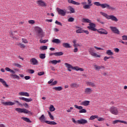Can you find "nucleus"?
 Segmentation results:
<instances>
[{
  "label": "nucleus",
  "instance_id": "nucleus-1",
  "mask_svg": "<svg viewBox=\"0 0 127 127\" xmlns=\"http://www.w3.org/2000/svg\"><path fill=\"white\" fill-rule=\"evenodd\" d=\"M64 65L66 68H67L68 71H69V72H71L72 71V69L75 70L76 71H80L81 72L84 71V69L81 67H79V66H74L73 67L72 65L68 64V63H65Z\"/></svg>",
  "mask_w": 127,
  "mask_h": 127
},
{
  "label": "nucleus",
  "instance_id": "nucleus-2",
  "mask_svg": "<svg viewBox=\"0 0 127 127\" xmlns=\"http://www.w3.org/2000/svg\"><path fill=\"white\" fill-rule=\"evenodd\" d=\"M35 30L36 36L37 37H38V38H42L44 37V32H43V30L42 29V28L39 27H35Z\"/></svg>",
  "mask_w": 127,
  "mask_h": 127
},
{
  "label": "nucleus",
  "instance_id": "nucleus-3",
  "mask_svg": "<svg viewBox=\"0 0 127 127\" xmlns=\"http://www.w3.org/2000/svg\"><path fill=\"white\" fill-rule=\"evenodd\" d=\"M94 5H96V6H101L102 8H108V9H111V10H114L115 9V8L110 6V5L104 3V4H101L100 2H94Z\"/></svg>",
  "mask_w": 127,
  "mask_h": 127
},
{
  "label": "nucleus",
  "instance_id": "nucleus-4",
  "mask_svg": "<svg viewBox=\"0 0 127 127\" xmlns=\"http://www.w3.org/2000/svg\"><path fill=\"white\" fill-rule=\"evenodd\" d=\"M100 14L104 16V17H106L107 19H111V20H113V21H118L119 20L118 18H116V16L114 15H109L108 14L103 12H100Z\"/></svg>",
  "mask_w": 127,
  "mask_h": 127
},
{
  "label": "nucleus",
  "instance_id": "nucleus-5",
  "mask_svg": "<svg viewBox=\"0 0 127 127\" xmlns=\"http://www.w3.org/2000/svg\"><path fill=\"white\" fill-rule=\"evenodd\" d=\"M88 52L91 56H93V57H94L95 58H100V57H101L100 55L95 53V49H94V48H90L88 49Z\"/></svg>",
  "mask_w": 127,
  "mask_h": 127
},
{
  "label": "nucleus",
  "instance_id": "nucleus-6",
  "mask_svg": "<svg viewBox=\"0 0 127 127\" xmlns=\"http://www.w3.org/2000/svg\"><path fill=\"white\" fill-rule=\"evenodd\" d=\"M15 110L16 112H18V113H23L24 114H28L29 115H32V113L28 111V110L26 109L17 108Z\"/></svg>",
  "mask_w": 127,
  "mask_h": 127
},
{
  "label": "nucleus",
  "instance_id": "nucleus-7",
  "mask_svg": "<svg viewBox=\"0 0 127 127\" xmlns=\"http://www.w3.org/2000/svg\"><path fill=\"white\" fill-rule=\"evenodd\" d=\"M110 112L111 114L115 116L119 115V109L115 106H112L110 108Z\"/></svg>",
  "mask_w": 127,
  "mask_h": 127
},
{
  "label": "nucleus",
  "instance_id": "nucleus-8",
  "mask_svg": "<svg viewBox=\"0 0 127 127\" xmlns=\"http://www.w3.org/2000/svg\"><path fill=\"white\" fill-rule=\"evenodd\" d=\"M36 3L39 6H42V7H45V6H47V4L42 0H37L36 1Z\"/></svg>",
  "mask_w": 127,
  "mask_h": 127
},
{
  "label": "nucleus",
  "instance_id": "nucleus-9",
  "mask_svg": "<svg viewBox=\"0 0 127 127\" xmlns=\"http://www.w3.org/2000/svg\"><path fill=\"white\" fill-rule=\"evenodd\" d=\"M89 25L87 27V28L89 29L90 30H92V31H97V29H96V24H95L93 23H90L89 24Z\"/></svg>",
  "mask_w": 127,
  "mask_h": 127
},
{
  "label": "nucleus",
  "instance_id": "nucleus-10",
  "mask_svg": "<svg viewBox=\"0 0 127 127\" xmlns=\"http://www.w3.org/2000/svg\"><path fill=\"white\" fill-rule=\"evenodd\" d=\"M74 108H75V109H78V110H80L79 111V114H82L83 113H87V110H86V109H83V107L82 106H78V105H75Z\"/></svg>",
  "mask_w": 127,
  "mask_h": 127
},
{
  "label": "nucleus",
  "instance_id": "nucleus-11",
  "mask_svg": "<svg viewBox=\"0 0 127 127\" xmlns=\"http://www.w3.org/2000/svg\"><path fill=\"white\" fill-rule=\"evenodd\" d=\"M57 10L60 15H62V16H65V15H66V11L62 10L60 8H57Z\"/></svg>",
  "mask_w": 127,
  "mask_h": 127
},
{
  "label": "nucleus",
  "instance_id": "nucleus-12",
  "mask_svg": "<svg viewBox=\"0 0 127 127\" xmlns=\"http://www.w3.org/2000/svg\"><path fill=\"white\" fill-rule=\"evenodd\" d=\"M94 68L96 71H99L101 69H105V66L103 65H99L96 64H94L93 65Z\"/></svg>",
  "mask_w": 127,
  "mask_h": 127
},
{
  "label": "nucleus",
  "instance_id": "nucleus-13",
  "mask_svg": "<svg viewBox=\"0 0 127 127\" xmlns=\"http://www.w3.org/2000/svg\"><path fill=\"white\" fill-rule=\"evenodd\" d=\"M110 28L112 32H114V33H115L116 34H120V31L119 30V29H118V28H117V27L110 26Z\"/></svg>",
  "mask_w": 127,
  "mask_h": 127
},
{
  "label": "nucleus",
  "instance_id": "nucleus-14",
  "mask_svg": "<svg viewBox=\"0 0 127 127\" xmlns=\"http://www.w3.org/2000/svg\"><path fill=\"white\" fill-rule=\"evenodd\" d=\"M96 31H97L98 33H100V34H105L106 35L108 34V31L103 28L97 30Z\"/></svg>",
  "mask_w": 127,
  "mask_h": 127
},
{
  "label": "nucleus",
  "instance_id": "nucleus-15",
  "mask_svg": "<svg viewBox=\"0 0 127 127\" xmlns=\"http://www.w3.org/2000/svg\"><path fill=\"white\" fill-rule=\"evenodd\" d=\"M93 93V89L91 88H86L84 89V93L86 95H90Z\"/></svg>",
  "mask_w": 127,
  "mask_h": 127
},
{
  "label": "nucleus",
  "instance_id": "nucleus-16",
  "mask_svg": "<svg viewBox=\"0 0 127 127\" xmlns=\"http://www.w3.org/2000/svg\"><path fill=\"white\" fill-rule=\"evenodd\" d=\"M88 121L83 119H80L79 120H77V124L78 125H85V124H87Z\"/></svg>",
  "mask_w": 127,
  "mask_h": 127
},
{
  "label": "nucleus",
  "instance_id": "nucleus-17",
  "mask_svg": "<svg viewBox=\"0 0 127 127\" xmlns=\"http://www.w3.org/2000/svg\"><path fill=\"white\" fill-rule=\"evenodd\" d=\"M30 62L32 65H37L38 64V61L34 58L31 59L30 60Z\"/></svg>",
  "mask_w": 127,
  "mask_h": 127
},
{
  "label": "nucleus",
  "instance_id": "nucleus-18",
  "mask_svg": "<svg viewBox=\"0 0 127 127\" xmlns=\"http://www.w3.org/2000/svg\"><path fill=\"white\" fill-rule=\"evenodd\" d=\"M81 106H84L85 107H87L90 105V101L85 100L84 101H82L80 103Z\"/></svg>",
  "mask_w": 127,
  "mask_h": 127
},
{
  "label": "nucleus",
  "instance_id": "nucleus-19",
  "mask_svg": "<svg viewBox=\"0 0 127 127\" xmlns=\"http://www.w3.org/2000/svg\"><path fill=\"white\" fill-rule=\"evenodd\" d=\"M19 100H22V101H24L25 102H32V99L31 98H26L24 97H19Z\"/></svg>",
  "mask_w": 127,
  "mask_h": 127
},
{
  "label": "nucleus",
  "instance_id": "nucleus-20",
  "mask_svg": "<svg viewBox=\"0 0 127 127\" xmlns=\"http://www.w3.org/2000/svg\"><path fill=\"white\" fill-rule=\"evenodd\" d=\"M2 104L4 106H13L14 105H15V103L12 102H2Z\"/></svg>",
  "mask_w": 127,
  "mask_h": 127
},
{
  "label": "nucleus",
  "instance_id": "nucleus-21",
  "mask_svg": "<svg viewBox=\"0 0 127 127\" xmlns=\"http://www.w3.org/2000/svg\"><path fill=\"white\" fill-rule=\"evenodd\" d=\"M15 103H16L19 106H24L27 109H28V104L27 103L21 104L17 100H14Z\"/></svg>",
  "mask_w": 127,
  "mask_h": 127
},
{
  "label": "nucleus",
  "instance_id": "nucleus-22",
  "mask_svg": "<svg viewBox=\"0 0 127 127\" xmlns=\"http://www.w3.org/2000/svg\"><path fill=\"white\" fill-rule=\"evenodd\" d=\"M46 118H45V116L44 115H42L40 118H39V120L40 121L41 123H46Z\"/></svg>",
  "mask_w": 127,
  "mask_h": 127
},
{
  "label": "nucleus",
  "instance_id": "nucleus-23",
  "mask_svg": "<svg viewBox=\"0 0 127 127\" xmlns=\"http://www.w3.org/2000/svg\"><path fill=\"white\" fill-rule=\"evenodd\" d=\"M0 83H2V85L6 88H8V85L6 84V82H5L2 78H0Z\"/></svg>",
  "mask_w": 127,
  "mask_h": 127
},
{
  "label": "nucleus",
  "instance_id": "nucleus-24",
  "mask_svg": "<svg viewBox=\"0 0 127 127\" xmlns=\"http://www.w3.org/2000/svg\"><path fill=\"white\" fill-rule=\"evenodd\" d=\"M68 3H72V4H75V5H80V3L78 2H76L73 0H67Z\"/></svg>",
  "mask_w": 127,
  "mask_h": 127
},
{
  "label": "nucleus",
  "instance_id": "nucleus-25",
  "mask_svg": "<svg viewBox=\"0 0 127 127\" xmlns=\"http://www.w3.org/2000/svg\"><path fill=\"white\" fill-rule=\"evenodd\" d=\"M87 86H89V87H92V88H95L96 87V84L94 83L93 82H86Z\"/></svg>",
  "mask_w": 127,
  "mask_h": 127
},
{
  "label": "nucleus",
  "instance_id": "nucleus-26",
  "mask_svg": "<svg viewBox=\"0 0 127 127\" xmlns=\"http://www.w3.org/2000/svg\"><path fill=\"white\" fill-rule=\"evenodd\" d=\"M118 123H121L122 124H127V122L124 121H120V120H115L113 122V124L115 125V124H118Z\"/></svg>",
  "mask_w": 127,
  "mask_h": 127
},
{
  "label": "nucleus",
  "instance_id": "nucleus-27",
  "mask_svg": "<svg viewBox=\"0 0 127 127\" xmlns=\"http://www.w3.org/2000/svg\"><path fill=\"white\" fill-rule=\"evenodd\" d=\"M60 62H61V60H59L58 61L57 60H53V61H51L49 62L50 64H54L55 65H56V64H57V63H60Z\"/></svg>",
  "mask_w": 127,
  "mask_h": 127
},
{
  "label": "nucleus",
  "instance_id": "nucleus-28",
  "mask_svg": "<svg viewBox=\"0 0 127 127\" xmlns=\"http://www.w3.org/2000/svg\"><path fill=\"white\" fill-rule=\"evenodd\" d=\"M68 10H69V13H75V9L72 7V6H69L67 7Z\"/></svg>",
  "mask_w": 127,
  "mask_h": 127
},
{
  "label": "nucleus",
  "instance_id": "nucleus-29",
  "mask_svg": "<svg viewBox=\"0 0 127 127\" xmlns=\"http://www.w3.org/2000/svg\"><path fill=\"white\" fill-rule=\"evenodd\" d=\"M70 87L71 88H78L79 87V84L76 83H72L70 84Z\"/></svg>",
  "mask_w": 127,
  "mask_h": 127
},
{
  "label": "nucleus",
  "instance_id": "nucleus-30",
  "mask_svg": "<svg viewBox=\"0 0 127 127\" xmlns=\"http://www.w3.org/2000/svg\"><path fill=\"white\" fill-rule=\"evenodd\" d=\"M19 96H25V97H29V94L27 92H20L19 93Z\"/></svg>",
  "mask_w": 127,
  "mask_h": 127
},
{
  "label": "nucleus",
  "instance_id": "nucleus-31",
  "mask_svg": "<svg viewBox=\"0 0 127 127\" xmlns=\"http://www.w3.org/2000/svg\"><path fill=\"white\" fill-rule=\"evenodd\" d=\"M5 70L7 71V72H10L12 74H15V72L12 70L11 69L9 68V67H5Z\"/></svg>",
  "mask_w": 127,
  "mask_h": 127
},
{
  "label": "nucleus",
  "instance_id": "nucleus-32",
  "mask_svg": "<svg viewBox=\"0 0 127 127\" xmlns=\"http://www.w3.org/2000/svg\"><path fill=\"white\" fill-rule=\"evenodd\" d=\"M62 45L64 47V48H71L70 44H69L68 43H63Z\"/></svg>",
  "mask_w": 127,
  "mask_h": 127
},
{
  "label": "nucleus",
  "instance_id": "nucleus-33",
  "mask_svg": "<svg viewBox=\"0 0 127 127\" xmlns=\"http://www.w3.org/2000/svg\"><path fill=\"white\" fill-rule=\"evenodd\" d=\"M91 20L89 19L83 18L82 20V22H85V23H91Z\"/></svg>",
  "mask_w": 127,
  "mask_h": 127
},
{
  "label": "nucleus",
  "instance_id": "nucleus-34",
  "mask_svg": "<svg viewBox=\"0 0 127 127\" xmlns=\"http://www.w3.org/2000/svg\"><path fill=\"white\" fill-rule=\"evenodd\" d=\"M53 89L55 90V91H62L63 90V88L61 86L53 87Z\"/></svg>",
  "mask_w": 127,
  "mask_h": 127
},
{
  "label": "nucleus",
  "instance_id": "nucleus-35",
  "mask_svg": "<svg viewBox=\"0 0 127 127\" xmlns=\"http://www.w3.org/2000/svg\"><path fill=\"white\" fill-rule=\"evenodd\" d=\"M46 124H48V125H53L54 126H55V125H57V123L54 121H46Z\"/></svg>",
  "mask_w": 127,
  "mask_h": 127
},
{
  "label": "nucleus",
  "instance_id": "nucleus-36",
  "mask_svg": "<svg viewBox=\"0 0 127 127\" xmlns=\"http://www.w3.org/2000/svg\"><path fill=\"white\" fill-rule=\"evenodd\" d=\"M106 54L109 56H112L114 55V53H113L111 50H108L106 51Z\"/></svg>",
  "mask_w": 127,
  "mask_h": 127
},
{
  "label": "nucleus",
  "instance_id": "nucleus-37",
  "mask_svg": "<svg viewBox=\"0 0 127 127\" xmlns=\"http://www.w3.org/2000/svg\"><path fill=\"white\" fill-rule=\"evenodd\" d=\"M52 42L53 43H56L57 44H58L59 43H61V41H60V40H59V39H54L52 40Z\"/></svg>",
  "mask_w": 127,
  "mask_h": 127
},
{
  "label": "nucleus",
  "instance_id": "nucleus-38",
  "mask_svg": "<svg viewBox=\"0 0 127 127\" xmlns=\"http://www.w3.org/2000/svg\"><path fill=\"white\" fill-rule=\"evenodd\" d=\"M10 76L12 77V78H13V79H17V80H19V79H20L19 76L16 74H11Z\"/></svg>",
  "mask_w": 127,
  "mask_h": 127
},
{
  "label": "nucleus",
  "instance_id": "nucleus-39",
  "mask_svg": "<svg viewBox=\"0 0 127 127\" xmlns=\"http://www.w3.org/2000/svg\"><path fill=\"white\" fill-rule=\"evenodd\" d=\"M64 53L62 52L55 53V56H62Z\"/></svg>",
  "mask_w": 127,
  "mask_h": 127
},
{
  "label": "nucleus",
  "instance_id": "nucleus-40",
  "mask_svg": "<svg viewBox=\"0 0 127 127\" xmlns=\"http://www.w3.org/2000/svg\"><path fill=\"white\" fill-rule=\"evenodd\" d=\"M91 6H92L88 4L83 5V7L84 8V9H89V8H91Z\"/></svg>",
  "mask_w": 127,
  "mask_h": 127
},
{
  "label": "nucleus",
  "instance_id": "nucleus-41",
  "mask_svg": "<svg viewBox=\"0 0 127 127\" xmlns=\"http://www.w3.org/2000/svg\"><path fill=\"white\" fill-rule=\"evenodd\" d=\"M22 120H23L25 122H26V123H31V121H30V120H29V119L27 118L23 117L22 118Z\"/></svg>",
  "mask_w": 127,
  "mask_h": 127
},
{
  "label": "nucleus",
  "instance_id": "nucleus-42",
  "mask_svg": "<svg viewBox=\"0 0 127 127\" xmlns=\"http://www.w3.org/2000/svg\"><path fill=\"white\" fill-rule=\"evenodd\" d=\"M95 119H99V116L97 115H95V116L92 115L90 118V120L91 121H93V120H95Z\"/></svg>",
  "mask_w": 127,
  "mask_h": 127
},
{
  "label": "nucleus",
  "instance_id": "nucleus-43",
  "mask_svg": "<svg viewBox=\"0 0 127 127\" xmlns=\"http://www.w3.org/2000/svg\"><path fill=\"white\" fill-rule=\"evenodd\" d=\"M76 33H84V30H83L82 28L80 29H77L76 30Z\"/></svg>",
  "mask_w": 127,
  "mask_h": 127
},
{
  "label": "nucleus",
  "instance_id": "nucleus-44",
  "mask_svg": "<svg viewBox=\"0 0 127 127\" xmlns=\"http://www.w3.org/2000/svg\"><path fill=\"white\" fill-rule=\"evenodd\" d=\"M50 112H54L55 111V108L53 105H51L49 108Z\"/></svg>",
  "mask_w": 127,
  "mask_h": 127
},
{
  "label": "nucleus",
  "instance_id": "nucleus-45",
  "mask_svg": "<svg viewBox=\"0 0 127 127\" xmlns=\"http://www.w3.org/2000/svg\"><path fill=\"white\" fill-rule=\"evenodd\" d=\"M48 115L51 119V120H52V121H54V117L51 115V113L50 112L48 111Z\"/></svg>",
  "mask_w": 127,
  "mask_h": 127
},
{
  "label": "nucleus",
  "instance_id": "nucleus-46",
  "mask_svg": "<svg viewBox=\"0 0 127 127\" xmlns=\"http://www.w3.org/2000/svg\"><path fill=\"white\" fill-rule=\"evenodd\" d=\"M39 57L41 59H45L46 57L45 54H40L39 55Z\"/></svg>",
  "mask_w": 127,
  "mask_h": 127
},
{
  "label": "nucleus",
  "instance_id": "nucleus-47",
  "mask_svg": "<svg viewBox=\"0 0 127 127\" xmlns=\"http://www.w3.org/2000/svg\"><path fill=\"white\" fill-rule=\"evenodd\" d=\"M40 50H46L47 49V46H43L40 47Z\"/></svg>",
  "mask_w": 127,
  "mask_h": 127
},
{
  "label": "nucleus",
  "instance_id": "nucleus-48",
  "mask_svg": "<svg viewBox=\"0 0 127 127\" xmlns=\"http://www.w3.org/2000/svg\"><path fill=\"white\" fill-rule=\"evenodd\" d=\"M13 66H16L17 68H21L22 66L20 65L19 64L14 63L13 64Z\"/></svg>",
  "mask_w": 127,
  "mask_h": 127
},
{
  "label": "nucleus",
  "instance_id": "nucleus-49",
  "mask_svg": "<svg viewBox=\"0 0 127 127\" xmlns=\"http://www.w3.org/2000/svg\"><path fill=\"white\" fill-rule=\"evenodd\" d=\"M110 58H111V59H114V57H105L104 58V61H107L108 59H110Z\"/></svg>",
  "mask_w": 127,
  "mask_h": 127
},
{
  "label": "nucleus",
  "instance_id": "nucleus-50",
  "mask_svg": "<svg viewBox=\"0 0 127 127\" xmlns=\"http://www.w3.org/2000/svg\"><path fill=\"white\" fill-rule=\"evenodd\" d=\"M18 46H20V48H25V46L22 43H19L17 44Z\"/></svg>",
  "mask_w": 127,
  "mask_h": 127
},
{
  "label": "nucleus",
  "instance_id": "nucleus-51",
  "mask_svg": "<svg viewBox=\"0 0 127 127\" xmlns=\"http://www.w3.org/2000/svg\"><path fill=\"white\" fill-rule=\"evenodd\" d=\"M74 20H75V19H74V18H73V17H70L67 20L68 22H73V21H74Z\"/></svg>",
  "mask_w": 127,
  "mask_h": 127
},
{
  "label": "nucleus",
  "instance_id": "nucleus-52",
  "mask_svg": "<svg viewBox=\"0 0 127 127\" xmlns=\"http://www.w3.org/2000/svg\"><path fill=\"white\" fill-rule=\"evenodd\" d=\"M97 119H98V122H104V121H105V119H104L103 118L98 117V118Z\"/></svg>",
  "mask_w": 127,
  "mask_h": 127
},
{
  "label": "nucleus",
  "instance_id": "nucleus-53",
  "mask_svg": "<svg viewBox=\"0 0 127 127\" xmlns=\"http://www.w3.org/2000/svg\"><path fill=\"white\" fill-rule=\"evenodd\" d=\"M40 43H46V42H48V40H44L43 41L40 40Z\"/></svg>",
  "mask_w": 127,
  "mask_h": 127
},
{
  "label": "nucleus",
  "instance_id": "nucleus-54",
  "mask_svg": "<svg viewBox=\"0 0 127 127\" xmlns=\"http://www.w3.org/2000/svg\"><path fill=\"white\" fill-rule=\"evenodd\" d=\"M28 22L30 24H34V23H35V21L33 20H29Z\"/></svg>",
  "mask_w": 127,
  "mask_h": 127
},
{
  "label": "nucleus",
  "instance_id": "nucleus-55",
  "mask_svg": "<svg viewBox=\"0 0 127 127\" xmlns=\"http://www.w3.org/2000/svg\"><path fill=\"white\" fill-rule=\"evenodd\" d=\"M56 24H58V25H61V26H62V23L61 22L58 21V20H56L55 21Z\"/></svg>",
  "mask_w": 127,
  "mask_h": 127
},
{
  "label": "nucleus",
  "instance_id": "nucleus-56",
  "mask_svg": "<svg viewBox=\"0 0 127 127\" xmlns=\"http://www.w3.org/2000/svg\"><path fill=\"white\" fill-rule=\"evenodd\" d=\"M97 21H98V22H100V23H101V24H105V22H102L101 21V19H100V18H97Z\"/></svg>",
  "mask_w": 127,
  "mask_h": 127
},
{
  "label": "nucleus",
  "instance_id": "nucleus-57",
  "mask_svg": "<svg viewBox=\"0 0 127 127\" xmlns=\"http://www.w3.org/2000/svg\"><path fill=\"white\" fill-rule=\"evenodd\" d=\"M23 43H28V41L26 39H22Z\"/></svg>",
  "mask_w": 127,
  "mask_h": 127
},
{
  "label": "nucleus",
  "instance_id": "nucleus-58",
  "mask_svg": "<svg viewBox=\"0 0 127 127\" xmlns=\"http://www.w3.org/2000/svg\"><path fill=\"white\" fill-rule=\"evenodd\" d=\"M45 73L44 71H41L38 73L39 76H42V75H44Z\"/></svg>",
  "mask_w": 127,
  "mask_h": 127
},
{
  "label": "nucleus",
  "instance_id": "nucleus-59",
  "mask_svg": "<svg viewBox=\"0 0 127 127\" xmlns=\"http://www.w3.org/2000/svg\"><path fill=\"white\" fill-rule=\"evenodd\" d=\"M114 50L116 53H119V52H120V49H119V48H115L114 49Z\"/></svg>",
  "mask_w": 127,
  "mask_h": 127
},
{
  "label": "nucleus",
  "instance_id": "nucleus-60",
  "mask_svg": "<svg viewBox=\"0 0 127 127\" xmlns=\"http://www.w3.org/2000/svg\"><path fill=\"white\" fill-rule=\"evenodd\" d=\"M58 82L57 81H55L54 82H53V83H52V84H51V86H54L55 85H56L57 84Z\"/></svg>",
  "mask_w": 127,
  "mask_h": 127
},
{
  "label": "nucleus",
  "instance_id": "nucleus-61",
  "mask_svg": "<svg viewBox=\"0 0 127 127\" xmlns=\"http://www.w3.org/2000/svg\"><path fill=\"white\" fill-rule=\"evenodd\" d=\"M123 40H127V36L124 35L122 36Z\"/></svg>",
  "mask_w": 127,
  "mask_h": 127
},
{
  "label": "nucleus",
  "instance_id": "nucleus-62",
  "mask_svg": "<svg viewBox=\"0 0 127 127\" xmlns=\"http://www.w3.org/2000/svg\"><path fill=\"white\" fill-rule=\"evenodd\" d=\"M73 110V107H70V109H68L66 110L67 113H71V112H72V110Z\"/></svg>",
  "mask_w": 127,
  "mask_h": 127
},
{
  "label": "nucleus",
  "instance_id": "nucleus-63",
  "mask_svg": "<svg viewBox=\"0 0 127 127\" xmlns=\"http://www.w3.org/2000/svg\"><path fill=\"white\" fill-rule=\"evenodd\" d=\"M94 48H95V49H96V50H104L103 49H102V48H98V47H96V46H94Z\"/></svg>",
  "mask_w": 127,
  "mask_h": 127
},
{
  "label": "nucleus",
  "instance_id": "nucleus-64",
  "mask_svg": "<svg viewBox=\"0 0 127 127\" xmlns=\"http://www.w3.org/2000/svg\"><path fill=\"white\" fill-rule=\"evenodd\" d=\"M88 1V4H89L90 5H92V0H87Z\"/></svg>",
  "mask_w": 127,
  "mask_h": 127
}]
</instances>
